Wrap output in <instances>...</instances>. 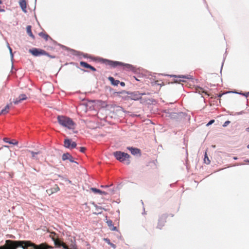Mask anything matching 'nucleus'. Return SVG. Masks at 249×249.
Returning <instances> with one entry per match:
<instances>
[{
	"label": "nucleus",
	"instance_id": "1",
	"mask_svg": "<svg viewBox=\"0 0 249 249\" xmlns=\"http://www.w3.org/2000/svg\"><path fill=\"white\" fill-rule=\"evenodd\" d=\"M36 246L32 244L30 241H12L7 240L6 241V245L0 247V249H16L18 247H21L23 249H26L28 247Z\"/></svg>",
	"mask_w": 249,
	"mask_h": 249
},
{
	"label": "nucleus",
	"instance_id": "2",
	"mask_svg": "<svg viewBox=\"0 0 249 249\" xmlns=\"http://www.w3.org/2000/svg\"><path fill=\"white\" fill-rule=\"evenodd\" d=\"M58 123L61 126L69 129H74L75 128V123L69 117L63 115H58L57 117Z\"/></svg>",
	"mask_w": 249,
	"mask_h": 249
},
{
	"label": "nucleus",
	"instance_id": "3",
	"mask_svg": "<svg viewBox=\"0 0 249 249\" xmlns=\"http://www.w3.org/2000/svg\"><path fill=\"white\" fill-rule=\"evenodd\" d=\"M113 155L116 159L120 161L123 162L126 165L130 164L129 158L130 156L128 154L121 151H117L114 152Z\"/></svg>",
	"mask_w": 249,
	"mask_h": 249
},
{
	"label": "nucleus",
	"instance_id": "4",
	"mask_svg": "<svg viewBox=\"0 0 249 249\" xmlns=\"http://www.w3.org/2000/svg\"><path fill=\"white\" fill-rule=\"evenodd\" d=\"M107 64L112 67H121L123 69H129L132 67V66L128 64H125L119 61H113L111 60H107Z\"/></svg>",
	"mask_w": 249,
	"mask_h": 249
},
{
	"label": "nucleus",
	"instance_id": "5",
	"mask_svg": "<svg viewBox=\"0 0 249 249\" xmlns=\"http://www.w3.org/2000/svg\"><path fill=\"white\" fill-rule=\"evenodd\" d=\"M167 217L168 215L166 214H163L159 217L156 227L157 229L161 230L163 228L166 222Z\"/></svg>",
	"mask_w": 249,
	"mask_h": 249
},
{
	"label": "nucleus",
	"instance_id": "6",
	"mask_svg": "<svg viewBox=\"0 0 249 249\" xmlns=\"http://www.w3.org/2000/svg\"><path fill=\"white\" fill-rule=\"evenodd\" d=\"M29 52L33 55H34L35 56H40V55L49 56L48 53H47L45 51L42 50V49H39L34 48L32 49H30Z\"/></svg>",
	"mask_w": 249,
	"mask_h": 249
},
{
	"label": "nucleus",
	"instance_id": "7",
	"mask_svg": "<svg viewBox=\"0 0 249 249\" xmlns=\"http://www.w3.org/2000/svg\"><path fill=\"white\" fill-rule=\"evenodd\" d=\"M173 77L177 78L175 80L176 82H186V79H192L191 75H173Z\"/></svg>",
	"mask_w": 249,
	"mask_h": 249
},
{
	"label": "nucleus",
	"instance_id": "8",
	"mask_svg": "<svg viewBox=\"0 0 249 249\" xmlns=\"http://www.w3.org/2000/svg\"><path fill=\"white\" fill-rule=\"evenodd\" d=\"M127 93L129 94V96L127 97L128 99L138 100L142 98V94L138 92Z\"/></svg>",
	"mask_w": 249,
	"mask_h": 249
},
{
	"label": "nucleus",
	"instance_id": "9",
	"mask_svg": "<svg viewBox=\"0 0 249 249\" xmlns=\"http://www.w3.org/2000/svg\"><path fill=\"white\" fill-rule=\"evenodd\" d=\"M60 188L57 184H54L52 188L47 189L46 193L49 195H51L54 193L58 192Z\"/></svg>",
	"mask_w": 249,
	"mask_h": 249
},
{
	"label": "nucleus",
	"instance_id": "10",
	"mask_svg": "<svg viewBox=\"0 0 249 249\" xmlns=\"http://www.w3.org/2000/svg\"><path fill=\"white\" fill-rule=\"evenodd\" d=\"M32 244L36 246V248H34V246H30L28 247L26 249H28L29 248H30V249H52L53 247L48 246V245H45L44 244H41L39 246H38L36 245H35L34 243H32L31 241H30Z\"/></svg>",
	"mask_w": 249,
	"mask_h": 249
},
{
	"label": "nucleus",
	"instance_id": "11",
	"mask_svg": "<svg viewBox=\"0 0 249 249\" xmlns=\"http://www.w3.org/2000/svg\"><path fill=\"white\" fill-rule=\"evenodd\" d=\"M127 148L131 152L132 154L134 155L139 154L140 155H141L140 149L137 148H134L132 147H127Z\"/></svg>",
	"mask_w": 249,
	"mask_h": 249
},
{
	"label": "nucleus",
	"instance_id": "12",
	"mask_svg": "<svg viewBox=\"0 0 249 249\" xmlns=\"http://www.w3.org/2000/svg\"><path fill=\"white\" fill-rule=\"evenodd\" d=\"M62 158L63 160H69L71 162H74L73 158L71 154L68 153L64 154L62 155Z\"/></svg>",
	"mask_w": 249,
	"mask_h": 249
},
{
	"label": "nucleus",
	"instance_id": "13",
	"mask_svg": "<svg viewBox=\"0 0 249 249\" xmlns=\"http://www.w3.org/2000/svg\"><path fill=\"white\" fill-rule=\"evenodd\" d=\"M27 98L26 95L25 94H21L18 97V99H16L14 101V103L15 104H18L19 103H20L22 101L25 100Z\"/></svg>",
	"mask_w": 249,
	"mask_h": 249
},
{
	"label": "nucleus",
	"instance_id": "14",
	"mask_svg": "<svg viewBox=\"0 0 249 249\" xmlns=\"http://www.w3.org/2000/svg\"><path fill=\"white\" fill-rule=\"evenodd\" d=\"M19 5L22 10L24 12H26V2L25 0H20L19 1Z\"/></svg>",
	"mask_w": 249,
	"mask_h": 249
},
{
	"label": "nucleus",
	"instance_id": "15",
	"mask_svg": "<svg viewBox=\"0 0 249 249\" xmlns=\"http://www.w3.org/2000/svg\"><path fill=\"white\" fill-rule=\"evenodd\" d=\"M109 81L111 82V84L114 86H117L119 83L120 81L118 80H115L113 77H109L108 78Z\"/></svg>",
	"mask_w": 249,
	"mask_h": 249
},
{
	"label": "nucleus",
	"instance_id": "16",
	"mask_svg": "<svg viewBox=\"0 0 249 249\" xmlns=\"http://www.w3.org/2000/svg\"><path fill=\"white\" fill-rule=\"evenodd\" d=\"M71 142H72L71 140L69 139H65L64 142V145L66 148H70Z\"/></svg>",
	"mask_w": 249,
	"mask_h": 249
},
{
	"label": "nucleus",
	"instance_id": "17",
	"mask_svg": "<svg viewBox=\"0 0 249 249\" xmlns=\"http://www.w3.org/2000/svg\"><path fill=\"white\" fill-rule=\"evenodd\" d=\"M38 35L44 38L46 41H47L49 38H51L48 35L43 32L39 33Z\"/></svg>",
	"mask_w": 249,
	"mask_h": 249
},
{
	"label": "nucleus",
	"instance_id": "18",
	"mask_svg": "<svg viewBox=\"0 0 249 249\" xmlns=\"http://www.w3.org/2000/svg\"><path fill=\"white\" fill-rule=\"evenodd\" d=\"M26 29H27V34L31 37H32L33 38H35V36H34L33 35L32 32V30H31V26L30 25H28L27 26V28H26Z\"/></svg>",
	"mask_w": 249,
	"mask_h": 249
},
{
	"label": "nucleus",
	"instance_id": "19",
	"mask_svg": "<svg viewBox=\"0 0 249 249\" xmlns=\"http://www.w3.org/2000/svg\"><path fill=\"white\" fill-rule=\"evenodd\" d=\"M10 105H7L4 108L2 109L1 112H0V115L8 113L10 108Z\"/></svg>",
	"mask_w": 249,
	"mask_h": 249
},
{
	"label": "nucleus",
	"instance_id": "20",
	"mask_svg": "<svg viewBox=\"0 0 249 249\" xmlns=\"http://www.w3.org/2000/svg\"><path fill=\"white\" fill-rule=\"evenodd\" d=\"M107 224L108 226L110 227V229L111 231L116 230V227L113 226L112 221H111V220L107 221Z\"/></svg>",
	"mask_w": 249,
	"mask_h": 249
},
{
	"label": "nucleus",
	"instance_id": "21",
	"mask_svg": "<svg viewBox=\"0 0 249 249\" xmlns=\"http://www.w3.org/2000/svg\"><path fill=\"white\" fill-rule=\"evenodd\" d=\"M80 65L82 67H84V68H87V69H89V64H88L87 63L85 62H84V61H81L80 62Z\"/></svg>",
	"mask_w": 249,
	"mask_h": 249
},
{
	"label": "nucleus",
	"instance_id": "22",
	"mask_svg": "<svg viewBox=\"0 0 249 249\" xmlns=\"http://www.w3.org/2000/svg\"><path fill=\"white\" fill-rule=\"evenodd\" d=\"M204 161L207 164H209L211 162V161L209 160L206 152H205V157L204 159Z\"/></svg>",
	"mask_w": 249,
	"mask_h": 249
},
{
	"label": "nucleus",
	"instance_id": "23",
	"mask_svg": "<svg viewBox=\"0 0 249 249\" xmlns=\"http://www.w3.org/2000/svg\"><path fill=\"white\" fill-rule=\"evenodd\" d=\"M91 190L94 193H98L100 194V193H102L101 190L95 188H91Z\"/></svg>",
	"mask_w": 249,
	"mask_h": 249
},
{
	"label": "nucleus",
	"instance_id": "24",
	"mask_svg": "<svg viewBox=\"0 0 249 249\" xmlns=\"http://www.w3.org/2000/svg\"><path fill=\"white\" fill-rule=\"evenodd\" d=\"M32 154V157L33 158V159H35L36 157V156L37 154H39L40 153V152L39 151L38 152H34L33 151H29Z\"/></svg>",
	"mask_w": 249,
	"mask_h": 249
},
{
	"label": "nucleus",
	"instance_id": "25",
	"mask_svg": "<svg viewBox=\"0 0 249 249\" xmlns=\"http://www.w3.org/2000/svg\"><path fill=\"white\" fill-rule=\"evenodd\" d=\"M54 244L55 245L60 246L62 245V243L63 242H61L58 239H57L56 240H54Z\"/></svg>",
	"mask_w": 249,
	"mask_h": 249
},
{
	"label": "nucleus",
	"instance_id": "26",
	"mask_svg": "<svg viewBox=\"0 0 249 249\" xmlns=\"http://www.w3.org/2000/svg\"><path fill=\"white\" fill-rule=\"evenodd\" d=\"M197 90H198V92L199 93H200V92H203V93H205L206 94H207L208 95H209L207 92L206 91H204L203 89L202 88H199L198 89H197Z\"/></svg>",
	"mask_w": 249,
	"mask_h": 249
},
{
	"label": "nucleus",
	"instance_id": "27",
	"mask_svg": "<svg viewBox=\"0 0 249 249\" xmlns=\"http://www.w3.org/2000/svg\"><path fill=\"white\" fill-rule=\"evenodd\" d=\"M76 143L75 142H71V148H75L76 147Z\"/></svg>",
	"mask_w": 249,
	"mask_h": 249
},
{
	"label": "nucleus",
	"instance_id": "28",
	"mask_svg": "<svg viewBox=\"0 0 249 249\" xmlns=\"http://www.w3.org/2000/svg\"><path fill=\"white\" fill-rule=\"evenodd\" d=\"M86 150V148L84 147H81L80 148V151L82 153H84L85 152Z\"/></svg>",
	"mask_w": 249,
	"mask_h": 249
},
{
	"label": "nucleus",
	"instance_id": "29",
	"mask_svg": "<svg viewBox=\"0 0 249 249\" xmlns=\"http://www.w3.org/2000/svg\"><path fill=\"white\" fill-rule=\"evenodd\" d=\"M89 69H90V70H91L93 71H96V69L94 67H93L92 66H91V65H89Z\"/></svg>",
	"mask_w": 249,
	"mask_h": 249
},
{
	"label": "nucleus",
	"instance_id": "30",
	"mask_svg": "<svg viewBox=\"0 0 249 249\" xmlns=\"http://www.w3.org/2000/svg\"><path fill=\"white\" fill-rule=\"evenodd\" d=\"M89 69H90V70H91L93 71H96V69L94 67H93L92 66H91V65H89Z\"/></svg>",
	"mask_w": 249,
	"mask_h": 249
},
{
	"label": "nucleus",
	"instance_id": "31",
	"mask_svg": "<svg viewBox=\"0 0 249 249\" xmlns=\"http://www.w3.org/2000/svg\"><path fill=\"white\" fill-rule=\"evenodd\" d=\"M230 123V121H226L224 124H223V126L226 127Z\"/></svg>",
	"mask_w": 249,
	"mask_h": 249
},
{
	"label": "nucleus",
	"instance_id": "32",
	"mask_svg": "<svg viewBox=\"0 0 249 249\" xmlns=\"http://www.w3.org/2000/svg\"><path fill=\"white\" fill-rule=\"evenodd\" d=\"M3 140L4 142H8L9 143H12V142L9 141L8 139L7 138H4Z\"/></svg>",
	"mask_w": 249,
	"mask_h": 249
},
{
	"label": "nucleus",
	"instance_id": "33",
	"mask_svg": "<svg viewBox=\"0 0 249 249\" xmlns=\"http://www.w3.org/2000/svg\"><path fill=\"white\" fill-rule=\"evenodd\" d=\"M61 246H62L65 249H69V247L64 243H62Z\"/></svg>",
	"mask_w": 249,
	"mask_h": 249
},
{
	"label": "nucleus",
	"instance_id": "34",
	"mask_svg": "<svg viewBox=\"0 0 249 249\" xmlns=\"http://www.w3.org/2000/svg\"><path fill=\"white\" fill-rule=\"evenodd\" d=\"M214 122V120H211L207 124V125H210L211 124H212Z\"/></svg>",
	"mask_w": 249,
	"mask_h": 249
},
{
	"label": "nucleus",
	"instance_id": "35",
	"mask_svg": "<svg viewBox=\"0 0 249 249\" xmlns=\"http://www.w3.org/2000/svg\"><path fill=\"white\" fill-rule=\"evenodd\" d=\"M105 240L106 241V242L109 245L110 244V240L109 239H107V238H106L105 239Z\"/></svg>",
	"mask_w": 249,
	"mask_h": 249
},
{
	"label": "nucleus",
	"instance_id": "36",
	"mask_svg": "<svg viewBox=\"0 0 249 249\" xmlns=\"http://www.w3.org/2000/svg\"><path fill=\"white\" fill-rule=\"evenodd\" d=\"M230 92H227L226 93H223L222 94H219L218 95V97H221L223 95L225 94H226V93H229Z\"/></svg>",
	"mask_w": 249,
	"mask_h": 249
},
{
	"label": "nucleus",
	"instance_id": "37",
	"mask_svg": "<svg viewBox=\"0 0 249 249\" xmlns=\"http://www.w3.org/2000/svg\"><path fill=\"white\" fill-rule=\"evenodd\" d=\"M18 143V142L17 141H15L14 142H12V143L11 144H13L14 145H17Z\"/></svg>",
	"mask_w": 249,
	"mask_h": 249
},
{
	"label": "nucleus",
	"instance_id": "38",
	"mask_svg": "<svg viewBox=\"0 0 249 249\" xmlns=\"http://www.w3.org/2000/svg\"><path fill=\"white\" fill-rule=\"evenodd\" d=\"M107 193L106 192H104V191H102V193H100V195H107Z\"/></svg>",
	"mask_w": 249,
	"mask_h": 249
},
{
	"label": "nucleus",
	"instance_id": "39",
	"mask_svg": "<svg viewBox=\"0 0 249 249\" xmlns=\"http://www.w3.org/2000/svg\"><path fill=\"white\" fill-rule=\"evenodd\" d=\"M110 245L112 247H113L114 249H115V248H116V245H114V244H112V243H110Z\"/></svg>",
	"mask_w": 249,
	"mask_h": 249
},
{
	"label": "nucleus",
	"instance_id": "40",
	"mask_svg": "<svg viewBox=\"0 0 249 249\" xmlns=\"http://www.w3.org/2000/svg\"><path fill=\"white\" fill-rule=\"evenodd\" d=\"M120 85H121V86L124 87L125 86V83L123 82H120Z\"/></svg>",
	"mask_w": 249,
	"mask_h": 249
},
{
	"label": "nucleus",
	"instance_id": "41",
	"mask_svg": "<svg viewBox=\"0 0 249 249\" xmlns=\"http://www.w3.org/2000/svg\"><path fill=\"white\" fill-rule=\"evenodd\" d=\"M125 93V91H122L121 92H118V93H121V94H123V93Z\"/></svg>",
	"mask_w": 249,
	"mask_h": 249
},
{
	"label": "nucleus",
	"instance_id": "42",
	"mask_svg": "<svg viewBox=\"0 0 249 249\" xmlns=\"http://www.w3.org/2000/svg\"><path fill=\"white\" fill-rule=\"evenodd\" d=\"M177 115H178V114H177V113H174L173 114V116H175V117L177 116Z\"/></svg>",
	"mask_w": 249,
	"mask_h": 249
},
{
	"label": "nucleus",
	"instance_id": "43",
	"mask_svg": "<svg viewBox=\"0 0 249 249\" xmlns=\"http://www.w3.org/2000/svg\"><path fill=\"white\" fill-rule=\"evenodd\" d=\"M9 48L10 51V52L11 53H12V49H11V48L10 47H9Z\"/></svg>",
	"mask_w": 249,
	"mask_h": 249
},
{
	"label": "nucleus",
	"instance_id": "44",
	"mask_svg": "<svg viewBox=\"0 0 249 249\" xmlns=\"http://www.w3.org/2000/svg\"><path fill=\"white\" fill-rule=\"evenodd\" d=\"M108 187V186H103V185L101 186V187Z\"/></svg>",
	"mask_w": 249,
	"mask_h": 249
},
{
	"label": "nucleus",
	"instance_id": "45",
	"mask_svg": "<svg viewBox=\"0 0 249 249\" xmlns=\"http://www.w3.org/2000/svg\"><path fill=\"white\" fill-rule=\"evenodd\" d=\"M247 131H249V127L246 128Z\"/></svg>",
	"mask_w": 249,
	"mask_h": 249
},
{
	"label": "nucleus",
	"instance_id": "46",
	"mask_svg": "<svg viewBox=\"0 0 249 249\" xmlns=\"http://www.w3.org/2000/svg\"><path fill=\"white\" fill-rule=\"evenodd\" d=\"M247 148H249V144L247 146Z\"/></svg>",
	"mask_w": 249,
	"mask_h": 249
},
{
	"label": "nucleus",
	"instance_id": "47",
	"mask_svg": "<svg viewBox=\"0 0 249 249\" xmlns=\"http://www.w3.org/2000/svg\"><path fill=\"white\" fill-rule=\"evenodd\" d=\"M1 3V0H0V3Z\"/></svg>",
	"mask_w": 249,
	"mask_h": 249
}]
</instances>
